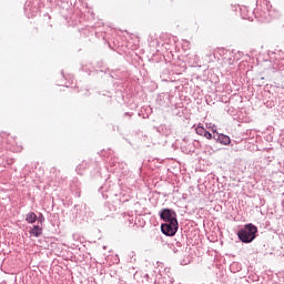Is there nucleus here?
Instances as JSON below:
<instances>
[{
  "label": "nucleus",
  "mask_w": 284,
  "mask_h": 284,
  "mask_svg": "<svg viewBox=\"0 0 284 284\" xmlns=\"http://www.w3.org/2000/svg\"><path fill=\"white\" fill-rule=\"evenodd\" d=\"M258 227L254 224H246L243 229L237 232V236L242 243H252L256 239Z\"/></svg>",
  "instance_id": "f257e3e1"
},
{
  "label": "nucleus",
  "mask_w": 284,
  "mask_h": 284,
  "mask_svg": "<svg viewBox=\"0 0 284 284\" xmlns=\"http://www.w3.org/2000/svg\"><path fill=\"white\" fill-rule=\"evenodd\" d=\"M161 231L165 236H174L179 231V222H169L161 225Z\"/></svg>",
  "instance_id": "f03ea898"
},
{
  "label": "nucleus",
  "mask_w": 284,
  "mask_h": 284,
  "mask_svg": "<svg viewBox=\"0 0 284 284\" xmlns=\"http://www.w3.org/2000/svg\"><path fill=\"white\" fill-rule=\"evenodd\" d=\"M160 216L165 223H179V220H176V212L170 209H163Z\"/></svg>",
  "instance_id": "7ed1b4c3"
},
{
  "label": "nucleus",
  "mask_w": 284,
  "mask_h": 284,
  "mask_svg": "<svg viewBox=\"0 0 284 284\" xmlns=\"http://www.w3.org/2000/svg\"><path fill=\"white\" fill-rule=\"evenodd\" d=\"M217 141H220V143H222V145H230V143H232V140L230 139V136H227L225 134H220L217 136Z\"/></svg>",
  "instance_id": "20e7f679"
},
{
  "label": "nucleus",
  "mask_w": 284,
  "mask_h": 284,
  "mask_svg": "<svg viewBox=\"0 0 284 284\" xmlns=\"http://www.w3.org/2000/svg\"><path fill=\"white\" fill-rule=\"evenodd\" d=\"M43 233V229H41L39 225H34L32 230H30V234H32L36 237H39Z\"/></svg>",
  "instance_id": "39448f33"
},
{
  "label": "nucleus",
  "mask_w": 284,
  "mask_h": 284,
  "mask_svg": "<svg viewBox=\"0 0 284 284\" xmlns=\"http://www.w3.org/2000/svg\"><path fill=\"white\" fill-rule=\"evenodd\" d=\"M27 223H37V213L30 212L26 216Z\"/></svg>",
  "instance_id": "423d86ee"
},
{
  "label": "nucleus",
  "mask_w": 284,
  "mask_h": 284,
  "mask_svg": "<svg viewBox=\"0 0 284 284\" xmlns=\"http://www.w3.org/2000/svg\"><path fill=\"white\" fill-rule=\"evenodd\" d=\"M195 132H196V134H199L200 136H203V135L205 134L206 130H205V128H203L202 125H197V126L195 128Z\"/></svg>",
  "instance_id": "0eeeda50"
},
{
  "label": "nucleus",
  "mask_w": 284,
  "mask_h": 284,
  "mask_svg": "<svg viewBox=\"0 0 284 284\" xmlns=\"http://www.w3.org/2000/svg\"><path fill=\"white\" fill-rule=\"evenodd\" d=\"M205 139H207L209 141L212 140V133H210L209 131H204V135Z\"/></svg>",
  "instance_id": "6e6552de"
},
{
  "label": "nucleus",
  "mask_w": 284,
  "mask_h": 284,
  "mask_svg": "<svg viewBox=\"0 0 284 284\" xmlns=\"http://www.w3.org/2000/svg\"><path fill=\"white\" fill-rule=\"evenodd\" d=\"M217 51H221V49H217Z\"/></svg>",
  "instance_id": "1a4fd4ad"
},
{
  "label": "nucleus",
  "mask_w": 284,
  "mask_h": 284,
  "mask_svg": "<svg viewBox=\"0 0 284 284\" xmlns=\"http://www.w3.org/2000/svg\"><path fill=\"white\" fill-rule=\"evenodd\" d=\"M213 132H216V130H213Z\"/></svg>",
  "instance_id": "9d476101"
}]
</instances>
